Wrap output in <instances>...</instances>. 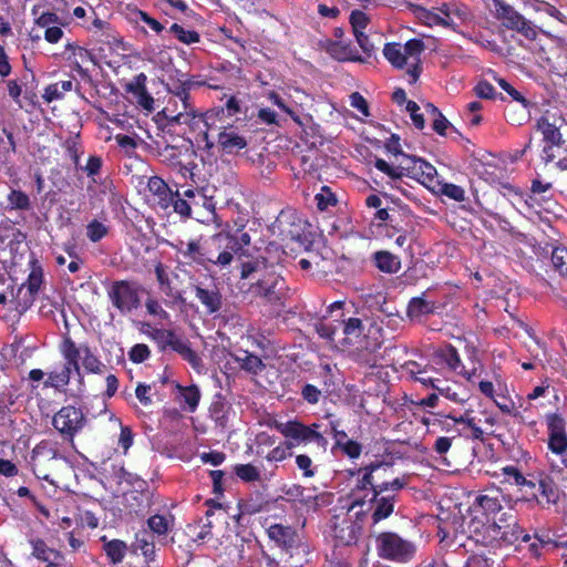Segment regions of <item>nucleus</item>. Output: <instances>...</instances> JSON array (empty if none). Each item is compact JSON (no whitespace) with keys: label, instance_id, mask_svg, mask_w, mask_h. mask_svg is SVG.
<instances>
[{"label":"nucleus","instance_id":"obj_12","mask_svg":"<svg viewBox=\"0 0 567 567\" xmlns=\"http://www.w3.org/2000/svg\"><path fill=\"white\" fill-rule=\"evenodd\" d=\"M60 353L62 354L65 363L61 371L59 372H50L47 385L53 386L55 389L66 386L70 381L72 373L81 374V364L76 362V350L75 342L70 336H64L62 342L59 346Z\"/></svg>","mask_w":567,"mask_h":567},{"label":"nucleus","instance_id":"obj_8","mask_svg":"<svg viewBox=\"0 0 567 567\" xmlns=\"http://www.w3.org/2000/svg\"><path fill=\"white\" fill-rule=\"evenodd\" d=\"M214 235L209 237H195L187 241L182 239L172 244L177 255L185 259L188 265L196 264L202 267L215 265V246Z\"/></svg>","mask_w":567,"mask_h":567},{"label":"nucleus","instance_id":"obj_18","mask_svg":"<svg viewBox=\"0 0 567 567\" xmlns=\"http://www.w3.org/2000/svg\"><path fill=\"white\" fill-rule=\"evenodd\" d=\"M362 529L363 525L360 518H352L351 516L340 518L336 516L332 524V537L336 546L355 545L361 536Z\"/></svg>","mask_w":567,"mask_h":567},{"label":"nucleus","instance_id":"obj_47","mask_svg":"<svg viewBox=\"0 0 567 567\" xmlns=\"http://www.w3.org/2000/svg\"><path fill=\"white\" fill-rule=\"evenodd\" d=\"M92 27L95 29L94 33L97 35V41L109 47L117 45L121 42L106 21L95 18L92 22Z\"/></svg>","mask_w":567,"mask_h":567},{"label":"nucleus","instance_id":"obj_43","mask_svg":"<svg viewBox=\"0 0 567 567\" xmlns=\"http://www.w3.org/2000/svg\"><path fill=\"white\" fill-rule=\"evenodd\" d=\"M375 267L385 274H396L401 269V260L389 251H377L373 255Z\"/></svg>","mask_w":567,"mask_h":567},{"label":"nucleus","instance_id":"obj_41","mask_svg":"<svg viewBox=\"0 0 567 567\" xmlns=\"http://www.w3.org/2000/svg\"><path fill=\"white\" fill-rule=\"evenodd\" d=\"M101 540L103 542V550L110 563L113 565L122 563L127 553L126 543L121 539L106 540L105 536L101 537Z\"/></svg>","mask_w":567,"mask_h":567},{"label":"nucleus","instance_id":"obj_44","mask_svg":"<svg viewBox=\"0 0 567 567\" xmlns=\"http://www.w3.org/2000/svg\"><path fill=\"white\" fill-rule=\"evenodd\" d=\"M373 471H371L370 464L359 467L358 470L350 471V475H359L355 486L353 488V493L355 492H367L364 497L369 494H373Z\"/></svg>","mask_w":567,"mask_h":567},{"label":"nucleus","instance_id":"obj_29","mask_svg":"<svg viewBox=\"0 0 567 567\" xmlns=\"http://www.w3.org/2000/svg\"><path fill=\"white\" fill-rule=\"evenodd\" d=\"M75 350L78 364H80L81 361L87 373L102 374L104 372V363L87 343H81L80 346L75 343Z\"/></svg>","mask_w":567,"mask_h":567},{"label":"nucleus","instance_id":"obj_34","mask_svg":"<svg viewBox=\"0 0 567 567\" xmlns=\"http://www.w3.org/2000/svg\"><path fill=\"white\" fill-rule=\"evenodd\" d=\"M0 134V168H10L12 166V157L17 152V142L13 132L7 127H2Z\"/></svg>","mask_w":567,"mask_h":567},{"label":"nucleus","instance_id":"obj_37","mask_svg":"<svg viewBox=\"0 0 567 567\" xmlns=\"http://www.w3.org/2000/svg\"><path fill=\"white\" fill-rule=\"evenodd\" d=\"M414 13L416 18L427 27L440 25L450 28L453 31H457L458 29V23H456L453 19H445L444 16L441 17L440 14L421 6H414Z\"/></svg>","mask_w":567,"mask_h":567},{"label":"nucleus","instance_id":"obj_20","mask_svg":"<svg viewBox=\"0 0 567 567\" xmlns=\"http://www.w3.org/2000/svg\"><path fill=\"white\" fill-rule=\"evenodd\" d=\"M558 483L561 485V481H558L554 473H538V495L536 504L539 507L549 508L550 506H555L559 503L560 491Z\"/></svg>","mask_w":567,"mask_h":567},{"label":"nucleus","instance_id":"obj_38","mask_svg":"<svg viewBox=\"0 0 567 567\" xmlns=\"http://www.w3.org/2000/svg\"><path fill=\"white\" fill-rule=\"evenodd\" d=\"M147 527L157 537L166 536L175 526V517L172 514H154L147 518Z\"/></svg>","mask_w":567,"mask_h":567},{"label":"nucleus","instance_id":"obj_6","mask_svg":"<svg viewBox=\"0 0 567 567\" xmlns=\"http://www.w3.org/2000/svg\"><path fill=\"white\" fill-rule=\"evenodd\" d=\"M64 456L60 453L56 443L49 440L40 441L32 450L30 464L37 478L54 485L52 475L58 471Z\"/></svg>","mask_w":567,"mask_h":567},{"label":"nucleus","instance_id":"obj_10","mask_svg":"<svg viewBox=\"0 0 567 567\" xmlns=\"http://www.w3.org/2000/svg\"><path fill=\"white\" fill-rule=\"evenodd\" d=\"M87 424V417L81 406L63 405L52 417V426L63 441L73 444L74 439Z\"/></svg>","mask_w":567,"mask_h":567},{"label":"nucleus","instance_id":"obj_58","mask_svg":"<svg viewBox=\"0 0 567 567\" xmlns=\"http://www.w3.org/2000/svg\"><path fill=\"white\" fill-rule=\"evenodd\" d=\"M483 213L486 214L488 217L493 218L497 223V225L502 231H504L513 237L520 235V233L517 230V228L505 216H503L496 212H493L492 209H488V208H483Z\"/></svg>","mask_w":567,"mask_h":567},{"label":"nucleus","instance_id":"obj_55","mask_svg":"<svg viewBox=\"0 0 567 567\" xmlns=\"http://www.w3.org/2000/svg\"><path fill=\"white\" fill-rule=\"evenodd\" d=\"M168 31L174 34V37L184 44H194L199 42L200 35L195 30H185L181 24L173 23Z\"/></svg>","mask_w":567,"mask_h":567},{"label":"nucleus","instance_id":"obj_17","mask_svg":"<svg viewBox=\"0 0 567 567\" xmlns=\"http://www.w3.org/2000/svg\"><path fill=\"white\" fill-rule=\"evenodd\" d=\"M267 535L271 542L276 544L285 553L290 556L293 555L295 551L302 549L305 551V547H307L296 530L295 527L282 524H270L266 528Z\"/></svg>","mask_w":567,"mask_h":567},{"label":"nucleus","instance_id":"obj_42","mask_svg":"<svg viewBox=\"0 0 567 567\" xmlns=\"http://www.w3.org/2000/svg\"><path fill=\"white\" fill-rule=\"evenodd\" d=\"M134 550H140L145 558L146 563H151L155 560L156 557V548L153 536H151L147 532H141L135 535V540L132 544Z\"/></svg>","mask_w":567,"mask_h":567},{"label":"nucleus","instance_id":"obj_31","mask_svg":"<svg viewBox=\"0 0 567 567\" xmlns=\"http://www.w3.org/2000/svg\"><path fill=\"white\" fill-rule=\"evenodd\" d=\"M196 298L210 315L218 312L223 306V296L216 285L212 288H204L199 285L194 286Z\"/></svg>","mask_w":567,"mask_h":567},{"label":"nucleus","instance_id":"obj_51","mask_svg":"<svg viewBox=\"0 0 567 567\" xmlns=\"http://www.w3.org/2000/svg\"><path fill=\"white\" fill-rule=\"evenodd\" d=\"M72 86H73V83L71 80L61 81V82L50 84L44 89L43 99L47 102L60 100L63 97L65 92H69L72 90Z\"/></svg>","mask_w":567,"mask_h":567},{"label":"nucleus","instance_id":"obj_26","mask_svg":"<svg viewBox=\"0 0 567 567\" xmlns=\"http://www.w3.org/2000/svg\"><path fill=\"white\" fill-rule=\"evenodd\" d=\"M147 189L154 196L157 206L167 210L172 206L174 189L159 176H151L147 182Z\"/></svg>","mask_w":567,"mask_h":567},{"label":"nucleus","instance_id":"obj_36","mask_svg":"<svg viewBox=\"0 0 567 567\" xmlns=\"http://www.w3.org/2000/svg\"><path fill=\"white\" fill-rule=\"evenodd\" d=\"M230 410L231 405L227 400L221 394H217L209 406V416L217 427L224 430L228 426Z\"/></svg>","mask_w":567,"mask_h":567},{"label":"nucleus","instance_id":"obj_64","mask_svg":"<svg viewBox=\"0 0 567 567\" xmlns=\"http://www.w3.org/2000/svg\"><path fill=\"white\" fill-rule=\"evenodd\" d=\"M109 233V228L97 219L91 220L86 226V237L92 243H97Z\"/></svg>","mask_w":567,"mask_h":567},{"label":"nucleus","instance_id":"obj_25","mask_svg":"<svg viewBox=\"0 0 567 567\" xmlns=\"http://www.w3.org/2000/svg\"><path fill=\"white\" fill-rule=\"evenodd\" d=\"M217 143L226 154L238 153L247 146V140L233 127L230 122H227V125L218 133Z\"/></svg>","mask_w":567,"mask_h":567},{"label":"nucleus","instance_id":"obj_48","mask_svg":"<svg viewBox=\"0 0 567 567\" xmlns=\"http://www.w3.org/2000/svg\"><path fill=\"white\" fill-rule=\"evenodd\" d=\"M518 491L522 493L524 501L536 503L538 495V473L526 474L518 486Z\"/></svg>","mask_w":567,"mask_h":567},{"label":"nucleus","instance_id":"obj_1","mask_svg":"<svg viewBox=\"0 0 567 567\" xmlns=\"http://www.w3.org/2000/svg\"><path fill=\"white\" fill-rule=\"evenodd\" d=\"M239 277L241 280H254L248 288L254 297L262 299L266 305L277 310L285 307L288 292L286 280L266 257L257 256L243 261L239 266Z\"/></svg>","mask_w":567,"mask_h":567},{"label":"nucleus","instance_id":"obj_59","mask_svg":"<svg viewBox=\"0 0 567 567\" xmlns=\"http://www.w3.org/2000/svg\"><path fill=\"white\" fill-rule=\"evenodd\" d=\"M181 390L183 400L185 404L188 406L190 412H194L199 403L200 400V392L199 389L196 385H189V386H182L177 385Z\"/></svg>","mask_w":567,"mask_h":567},{"label":"nucleus","instance_id":"obj_33","mask_svg":"<svg viewBox=\"0 0 567 567\" xmlns=\"http://www.w3.org/2000/svg\"><path fill=\"white\" fill-rule=\"evenodd\" d=\"M543 159L546 163H555L560 171H567V138L551 145H545Z\"/></svg>","mask_w":567,"mask_h":567},{"label":"nucleus","instance_id":"obj_45","mask_svg":"<svg viewBox=\"0 0 567 567\" xmlns=\"http://www.w3.org/2000/svg\"><path fill=\"white\" fill-rule=\"evenodd\" d=\"M550 270L567 279V247L554 246L550 252Z\"/></svg>","mask_w":567,"mask_h":567},{"label":"nucleus","instance_id":"obj_23","mask_svg":"<svg viewBox=\"0 0 567 567\" xmlns=\"http://www.w3.org/2000/svg\"><path fill=\"white\" fill-rule=\"evenodd\" d=\"M64 55L70 68L83 80L91 79L89 70L83 68L84 63L93 61V55L87 49L79 45L76 42H68L65 44Z\"/></svg>","mask_w":567,"mask_h":567},{"label":"nucleus","instance_id":"obj_54","mask_svg":"<svg viewBox=\"0 0 567 567\" xmlns=\"http://www.w3.org/2000/svg\"><path fill=\"white\" fill-rule=\"evenodd\" d=\"M306 488L300 484H292L291 486L285 489V495L293 501H299L301 504L313 507L315 509L318 507L317 498L318 496H308L307 499H303V493Z\"/></svg>","mask_w":567,"mask_h":567},{"label":"nucleus","instance_id":"obj_4","mask_svg":"<svg viewBox=\"0 0 567 567\" xmlns=\"http://www.w3.org/2000/svg\"><path fill=\"white\" fill-rule=\"evenodd\" d=\"M401 159L396 166L390 165L383 158H377L374 167L389 176L391 179H401L403 176L413 178L427 186L436 177V168L425 159L405 154L400 155Z\"/></svg>","mask_w":567,"mask_h":567},{"label":"nucleus","instance_id":"obj_13","mask_svg":"<svg viewBox=\"0 0 567 567\" xmlns=\"http://www.w3.org/2000/svg\"><path fill=\"white\" fill-rule=\"evenodd\" d=\"M494 17L508 30L517 31L528 40H535L537 31L532 23L504 0H497L492 9Z\"/></svg>","mask_w":567,"mask_h":567},{"label":"nucleus","instance_id":"obj_35","mask_svg":"<svg viewBox=\"0 0 567 567\" xmlns=\"http://www.w3.org/2000/svg\"><path fill=\"white\" fill-rule=\"evenodd\" d=\"M30 266H31L30 274H29V276L27 278V281L23 282L18 288V295L24 288H27L28 293H29V300L28 301L32 302L34 300L37 293L39 292L42 282H43V269H42L41 265L39 264V261L37 259H32L30 261Z\"/></svg>","mask_w":567,"mask_h":567},{"label":"nucleus","instance_id":"obj_19","mask_svg":"<svg viewBox=\"0 0 567 567\" xmlns=\"http://www.w3.org/2000/svg\"><path fill=\"white\" fill-rule=\"evenodd\" d=\"M168 107H166L164 113L169 125H186L193 133H197V135L203 136V141L206 143V146L210 147L213 145V142H210L207 136L204 113L195 110L193 104H190L187 110L182 109V111L176 114L168 115Z\"/></svg>","mask_w":567,"mask_h":567},{"label":"nucleus","instance_id":"obj_63","mask_svg":"<svg viewBox=\"0 0 567 567\" xmlns=\"http://www.w3.org/2000/svg\"><path fill=\"white\" fill-rule=\"evenodd\" d=\"M349 22L351 24L353 34L364 32V29L370 23L369 16L362 10L355 9L350 13Z\"/></svg>","mask_w":567,"mask_h":567},{"label":"nucleus","instance_id":"obj_62","mask_svg":"<svg viewBox=\"0 0 567 567\" xmlns=\"http://www.w3.org/2000/svg\"><path fill=\"white\" fill-rule=\"evenodd\" d=\"M439 193L455 202L465 200V190L463 187L453 183H439Z\"/></svg>","mask_w":567,"mask_h":567},{"label":"nucleus","instance_id":"obj_9","mask_svg":"<svg viewBox=\"0 0 567 567\" xmlns=\"http://www.w3.org/2000/svg\"><path fill=\"white\" fill-rule=\"evenodd\" d=\"M112 306L122 315L127 316L141 307V285L132 280H114L106 289Z\"/></svg>","mask_w":567,"mask_h":567},{"label":"nucleus","instance_id":"obj_53","mask_svg":"<svg viewBox=\"0 0 567 567\" xmlns=\"http://www.w3.org/2000/svg\"><path fill=\"white\" fill-rule=\"evenodd\" d=\"M234 473L245 483H255L261 480L260 471L250 463L235 465Z\"/></svg>","mask_w":567,"mask_h":567},{"label":"nucleus","instance_id":"obj_57","mask_svg":"<svg viewBox=\"0 0 567 567\" xmlns=\"http://www.w3.org/2000/svg\"><path fill=\"white\" fill-rule=\"evenodd\" d=\"M7 200L11 209L29 210L31 208L29 196L20 189H12Z\"/></svg>","mask_w":567,"mask_h":567},{"label":"nucleus","instance_id":"obj_32","mask_svg":"<svg viewBox=\"0 0 567 567\" xmlns=\"http://www.w3.org/2000/svg\"><path fill=\"white\" fill-rule=\"evenodd\" d=\"M342 326L343 338L339 341L343 346H353L358 343L365 331V326L360 318L350 317L339 322Z\"/></svg>","mask_w":567,"mask_h":567},{"label":"nucleus","instance_id":"obj_7","mask_svg":"<svg viewBox=\"0 0 567 567\" xmlns=\"http://www.w3.org/2000/svg\"><path fill=\"white\" fill-rule=\"evenodd\" d=\"M375 550L385 560L408 563L415 555L416 547L398 533L382 532L375 536Z\"/></svg>","mask_w":567,"mask_h":567},{"label":"nucleus","instance_id":"obj_21","mask_svg":"<svg viewBox=\"0 0 567 567\" xmlns=\"http://www.w3.org/2000/svg\"><path fill=\"white\" fill-rule=\"evenodd\" d=\"M320 45L336 61L365 63V59L352 48L351 43L343 40L324 39Z\"/></svg>","mask_w":567,"mask_h":567},{"label":"nucleus","instance_id":"obj_40","mask_svg":"<svg viewBox=\"0 0 567 567\" xmlns=\"http://www.w3.org/2000/svg\"><path fill=\"white\" fill-rule=\"evenodd\" d=\"M233 358L239 364L240 369L248 373L256 375L265 369L262 360L247 350H239Z\"/></svg>","mask_w":567,"mask_h":567},{"label":"nucleus","instance_id":"obj_2","mask_svg":"<svg viewBox=\"0 0 567 567\" xmlns=\"http://www.w3.org/2000/svg\"><path fill=\"white\" fill-rule=\"evenodd\" d=\"M269 426L279 432L285 441L268 452L266 455L268 462H282L291 457V450L298 446L313 445L321 453H326L328 450L329 441L320 432V423L305 424L295 417L287 422L274 420Z\"/></svg>","mask_w":567,"mask_h":567},{"label":"nucleus","instance_id":"obj_27","mask_svg":"<svg viewBox=\"0 0 567 567\" xmlns=\"http://www.w3.org/2000/svg\"><path fill=\"white\" fill-rule=\"evenodd\" d=\"M437 309V303L434 300L426 298V292L421 296L410 299L406 307V316L412 321H421L423 318L433 315Z\"/></svg>","mask_w":567,"mask_h":567},{"label":"nucleus","instance_id":"obj_28","mask_svg":"<svg viewBox=\"0 0 567 567\" xmlns=\"http://www.w3.org/2000/svg\"><path fill=\"white\" fill-rule=\"evenodd\" d=\"M437 10L444 16L445 19H453L458 27L461 24H466L473 21L474 14L471 8L460 1L451 0L449 2H444Z\"/></svg>","mask_w":567,"mask_h":567},{"label":"nucleus","instance_id":"obj_16","mask_svg":"<svg viewBox=\"0 0 567 567\" xmlns=\"http://www.w3.org/2000/svg\"><path fill=\"white\" fill-rule=\"evenodd\" d=\"M536 127L542 132L546 145L560 142L567 136V121L558 111H545L537 120Z\"/></svg>","mask_w":567,"mask_h":567},{"label":"nucleus","instance_id":"obj_60","mask_svg":"<svg viewBox=\"0 0 567 567\" xmlns=\"http://www.w3.org/2000/svg\"><path fill=\"white\" fill-rule=\"evenodd\" d=\"M546 424L548 430V436L550 435H567L566 434V422L565 419L557 414L551 413L546 416Z\"/></svg>","mask_w":567,"mask_h":567},{"label":"nucleus","instance_id":"obj_56","mask_svg":"<svg viewBox=\"0 0 567 567\" xmlns=\"http://www.w3.org/2000/svg\"><path fill=\"white\" fill-rule=\"evenodd\" d=\"M499 471L501 473L497 474V477H503L501 482L504 484L514 485L517 488L525 476V474L515 465H506L502 467Z\"/></svg>","mask_w":567,"mask_h":567},{"label":"nucleus","instance_id":"obj_39","mask_svg":"<svg viewBox=\"0 0 567 567\" xmlns=\"http://www.w3.org/2000/svg\"><path fill=\"white\" fill-rule=\"evenodd\" d=\"M383 55L389 63L398 70H403L405 66L410 68L409 60L401 43H385L383 48Z\"/></svg>","mask_w":567,"mask_h":567},{"label":"nucleus","instance_id":"obj_46","mask_svg":"<svg viewBox=\"0 0 567 567\" xmlns=\"http://www.w3.org/2000/svg\"><path fill=\"white\" fill-rule=\"evenodd\" d=\"M548 462L549 472L554 473L558 481H561L563 488H567V451L551 455Z\"/></svg>","mask_w":567,"mask_h":567},{"label":"nucleus","instance_id":"obj_3","mask_svg":"<svg viewBox=\"0 0 567 567\" xmlns=\"http://www.w3.org/2000/svg\"><path fill=\"white\" fill-rule=\"evenodd\" d=\"M244 224H227L223 230L214 235L215 266L224 268L229 266L237 257L240 264L248 258L251 237Z\"/></svg>","mask_w":567,"mask_h":567},{"label":"nucleus","instance_id":"obj_11","mask_svg":"<svg viewBox=\"0 0 567 567\" xmlns=\"http://www.w3.org/2000/svg\"><path fill=\"white\" fill-rule=\"evenodd\" d=\"M485 532H493L494 539H502L505 543L514 544L516 542H528V534L518 525L516 514L512 508L503 506L502 512L492 518Z\"/></svg>","mask_w":567,"mask_h":567},{"label":"nucleus","instance_id":"obj_15","mask_svg":"<svg viewBox=\"0 0 567 567\" xmlns=\"http://www.w3.org/2000/svg\"><path fill=\"white\" fill-rule=\"evenodd\" d=\"M503 505L498 496L480 495L475 498L470 511L473 518L470 523V528L474 533L485 530L492 518L502 512Z\"/></svg>","mask_w":567,"mask_h":567},{"label":"nucleus","instance_id":"obj_14","mask_svg":"<svg viewBox=\"0 0 567 567\" xmlns=\"http://www.w3.org/2000/svg\"><path fill=\"white\" fill-rule=\"evenodd\" d=\"M370 467L373 474V496L385 492L396 493L408 485L405 476H394L393 465L386 462H371Z\"/></svg>","mask_w":567,"mask_h":567},{"label":"nucleus","instance_id":"obj_49","mask_svg":"<svg viewBox=\"0 0 567 567\" xmlns=\"http://www.w3.org/2000/svg\"><path fill=\"white\" fill-rule=\"evenodd\" d=\"M29 544L32 548L31 555L41 560L43 563H48L51 558L59 553V550L53 549L47 545V543L39 537L29 539Z\"/></svg>","mask_w":567,"mask_h":567},{"label":"nucleus","instance_id":"obj_24","mask_svg":"<svg viewBox=\"0 0 567 567\" xmlns=\"http://www.w3.org/2000/svg\"><path fill=\"white\" fill-rule=\"evenodd\" d=\"M433 362L462 375H466L457 349L451 343L436 348L432 354Z\"/></svg>","mask_w":567,"mask_h":567},{"label":"nucleus","instance_id":"obj_52","mask_svg":"<svg viewBox=\"0 0 567 567\" xmlns=\"http://www.w3.org/2000/svg\"><path fill=\"white\" fill-rule=\"evenodd\" d=\"M189 198L184 196V190L181 192L179 188L174 190V196L172 200V208L175 214H177L182 219L186 220L190 218V209H189Z\"/></svg>","mask_w":567,"mask_h":567},{"label":"nucleus","instance_id":"obj_5","mask_svg":"<svg viewBox=\"0 0 567 567\" xmlns=\"http://www.w3.org/2000/svg\"><path fill=\"white\" fill-rule=\"evenodd\" d=\"M146 327L147 330H144L143 332L156 343L159 352H165L167 349H172L194 369L202 367V359L196 351L192 349L188 340L182 339L173 330L155 328L151 324H146Z\"/></svg>","mask_w":567,"mask_h":567},{"label":"nucleus","instance_id":"obj_22","mask_svg":"<svg viewBox=\"0 0 567 567\" xmlns=\"http://www.w3.org/2000/svg\"><path fill=\"white\" fill-rule=\"evenodd\" d=\"M402 47L410 63V68L406 70L410 78L409 83L414 84L417 82L422 73L421 55L425 51L426 47L423 40L416 38L408 40Z\"/></svg>","mask_w":567,"mask_h":567},{"label":"nucleus","instance_id":"obj_61","mask_svg":"<svg viewBox=\"0 0 567 567\" xmlns=\"http://www.w3.org/2000/svg\"><path fill=\"white\" fill-rule=\"evenodd\" d=\"M447 436H440L435 440L432 450L435 452L436 456L443 461V463L447 466H451V462L447 460L446 454L452 447L453 439Z\"/></svg>","mask_w":567,"mask_h":567},{"label":"nucleus","instance_id":"obj_50","mask_svg":"<svg viewBox=\"0 0 567 567\" xmlns=\"http://www.w3.org/2000/svg\"><path fill=\"white\" fill-rule=\"evenodd\" d=\"M339 323L336 324L334 322H327L324 319H321L315 323V331L321 339L333 344L337 342L336 337L339 331Z\"/></svg>","mask_w":567,"mask_h":567},{"label":"nucleus","instance_id":"obj_30","mask_svg":"<svg viewBox=\"0 0 567 567\" xmlns=\"http://www.w3.org/2000/svg\"><path fill=\"white\" fill-rule=\"evenodd\" d=\"M369 502L374 504L371 518L373 524H378L379 522L391 516V514L394 512L398 496L396 493H391L389 495H375V497L372 495L369 498Z\"/></svg>","mask_w":567,"mask_h":567}]
</instances>
